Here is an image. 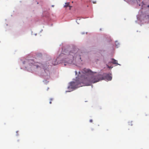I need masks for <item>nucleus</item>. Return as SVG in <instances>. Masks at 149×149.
Here are the masks:
<instances>
[{"label":"nucleus","instance_id":"obj_7","mask_svg":"<svg viewBox=\"0 0 149 149\" xmlns=\"http://www.w3.org/2000/svg\"><path fill=\"white\" fill-rule=\"evenodd\" d=\"M70 3L69 2H67L65 3V5L64 6V7H67L69 6Z\"/></svg>","mask_w":149,"mask_h":149},{"label":"nucleus","instance_id":"obj_3","mask_svg":"<svg viewBox=\"0 0 149 149\" xmlns=\"http://www.w3.org/2000/svg\"><path fill=\"white\" fill-rule=\"evenodd\" d=\"M76 51H74V50H72L69 53V54H68V57L70 58V59L68 58L66 59V62L69 64H71L72 62V59L74 58L77 57H79L80 59H81V58L80 57V55H78L77 53H75Z\"/></svg>","mask_w":149,"mask_h":149},{"label":"nucleus","instance_id":"obj_1","mask_svg":"<svg viewBox=\"0 0 149 149\" xmlns=\"http://www.w3.org/2000/svg\"><path fill=\"white\" fill-rule=\"evenodd\" d=\"M81 73L82 74L81 78L82 79H84V84L86 86L89 85L91 83H96L104 79L103 77H100V75L91 77L90 75L93 72L89 69L84 68L81 71Z\"/></svg>","mask_w":149,"mask_h":149},{"label":"nucleus","instance_id":"obj_2","mask_svg":"<svg viewBox=\"0 0 149 149\" xmlns=\"http://www.w3.org/2000/svg\"><path fill=\"white\" fill-rule=\"evenodd\" d=\"M79 75H78V77H79L78 79H79L77 80V79L75 81L71 82L70 83L68 88L74 89L84 86H86L84 84V79H82L81 78L82 74L81 72H79Z\"/></svg>","mask_w":149,"mask_h":149},{"label":"nucleus","instance_id":"obj_10","mask_svg":"<svg viewBox=\"0 0 149 149\" xmlns=\"http://www.w3.org/2000/svg\"><path fill=\"white\" fill-rule=\"evenodd\" d=\"M91 1H92L93 3H96V1H94V0H91Z\"/></svg>","mask_w":149,"mask_h":149},{"label":"nucleus","instance_id":"obj_17","mask_svg":"<svg viewBox=\"0 0 149 149\" xmlns=\"http://www.w3.org/2000/svg\"><path fill=\"white\" fill-rule=\"evenodd\" d=\"M75 72H76V74H77V71H75Z\"/></svg>","mask_w":149,"mask_h":149},{"label":"nucleus","instance_id":"obj_12","mask_svg":"<svg viewBox=\"0 0 149 149\" xmlns=\"http://www.w3.org/2000/svg\"><path fill=\"white\" fill-rule=\"evenodd\" d=\"M52 99H50V101L49 102V103L50 104H51L52 103V102H51V101H52Z\"/></svg>","mask_w":149,"mask_h":149},{"label":"nucleus","instance_id":"obj_13","mask_svg":"<svg viewBox=\"0 0 149 149\" xmlns=\"http://www.w3.org/2000/svg\"><path fill=\"white\" fill-rule=\"evenodd\" d=\"M90 122H91V123H92V122H93V120H90Z\"/></svg>","mask_w":149,"mask_h":149},{"label":"nucleus","instance_id":"obj_14","mask_svg":"<svg viewBox=\"0 0 149 149\" xmlns=\"http://www.w3.org/2000/svg\"><path fill=\"white\" fill-rule=\"evenodd\" d=\"M52 7H54V5H52Z\"/></svg>","mask_w":149,"mask_h":149},{"label":"nucleus","instance_id":"obj_6","mask_svg":"<svg viewBox=\"0 0 149 149\" xmlns=\"http://www.w3.org/2000/svg\"><path fill=\"white\" fill-rule=\"evenodd\" d=\"M112 61L111 62L113 64H118L117 62V61L114 59H112Z\"/></svg>","mask_w":149,"mask_h":149},{"label":"nucleus","instance_id":"obj_5","mask_svg":"<svg viewBox=\"0 0 149 149\" xmlns=\"http://www.w3.org/2000/svg\"><path fill=\"white\" fill-rule=\"evenodd\" d=\"M107 78L109 80H111L112 79V77L109 74H107L106 76Z\"/></svg>","mask_w":149,"mask_h":149},{"label":"nucleus","instance_id":"obj_8","mask_svg":"<svg viewBox=\"0 0 149 149\" xmlns=\"http://www.w3.org/2000/svg\"><path fill=\"white\" fill-rule=\"evenodd\" d=\"M58 63L56 61V60L54 61L53 62L52 64L54 65H56L58 64Z\"/></svg>","mask_w":149,"mask_h":149},{"label":"nucleus","instance_id":"obj_4","mask_svg":"<svg viewBox=\"0 0 149 149\" xmlns=\"http://www.w3.org/2000/svg\"><path fill=\"white\" fill-rule=\"evenodd\" d=\"M23 63L24 64L26 65H34L36 66L37 67H38V64H37V63H35L33 60L31 59L26 60L24 61Z\"/></svg>","mask_w":149,"mask_h":149},{"label":"nucleus","instance_id":"obj_11","mask_svg":"<svg viewBox=\"0 0 149 149\" xmlns=\"http://www.w3.org/2000/svg\"><path fill=\"white\" fill-rule=\"evenodd\" d=\"M68 7H69V9L70 10V9H71V8L72 7V6H70V5H69V6Z\"/></svg>","mask_w":149,"mask_h":149},{"label":"nucleus","instance_id":"obj_9","mask_svg":"<svg viewBox=\"0 0 149 149\" xmlns=\"http://www.w3.org/2000/svg\"><path fill=\"white\" fill-rule=\"evenodd\" d=\"M141 0H133L134 1H136L138 3V1H140Z\"/></svg>","mask_w":149,"mask_h":149},{"label":"nucleus","instance_id":"obj_16","mask_svg":"<svg viewBox=\"0 0 149 149\" xmlns=\"http://www.w3.org/2000/svg\"><path fill=\"white\" fill-rule=\"evenodd\" d=\"M148 6V7H149V5H148V6Z\"/></svg>","mask_w":149,"mask_h":149},{"label":"nucleus","instance_id":"obj_15","mask_svg":"<svg viewBox=\"0 0 149 149\" xmlns=\"http://www.w3.org/2000/svg\"><path fill=\"white\" fill-rule=\"evenodd\" d=\"M108 68H111L110 67L108 66Z\"/></svg>","mask_w":149,"mask_h":149}]
</instances>
